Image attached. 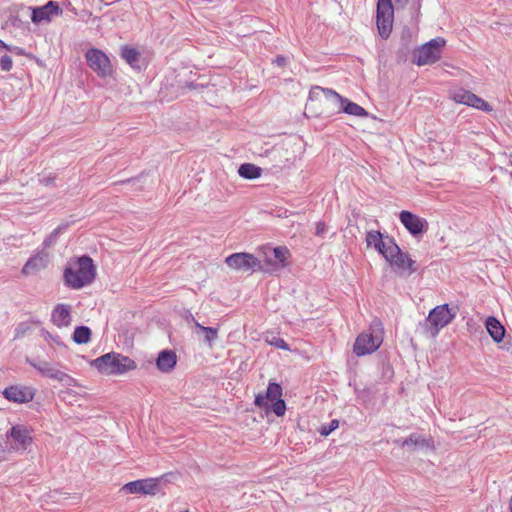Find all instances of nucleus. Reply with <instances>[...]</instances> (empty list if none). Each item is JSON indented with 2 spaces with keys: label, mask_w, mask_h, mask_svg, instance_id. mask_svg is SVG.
Segmentation results:
<instances>
[{
  "label": "nucleus",
  "mask_w": 512,
  "mask_h": 512,
  "mask_svg": "<svg viewBox=\"0 0 512 512\" xmlns=\"http://www.w3.org/2000/svg\"><path fill=\"white\" fill-rule=\"evenodd\" d=\"M264 342L276 349L290 350V347L284 341V339L274 333H267L264 336Z\"/></svg>",
  "instance_id": "nucleus-28"
},
{
  "label": "nucleus",
  "mask_w": 512,
  "mask_h": 512,
  "mask_svg": "<svg viewBox=\"0 0 512 512\" xmlns=\"http://www.w3.org/2000/svg\"><path fill=\"white\" fill-rule=\"evenodd\" d=\"M196 333L198 335H203L207 342H211L217 337V329L213 327H204L200 324H196Z\"/></svg>",
  "instance_id": "nucleus-32"
},
{
  "label": "nucleus",
  "mask_w": 512,
  "mask_h": 512,
  "mask_svg": "<svg viewBox=\"0 0 512 512\" xmlns=\"http://www.w3.org/2000/svg\"><path fill=\"white\" fill-rule=\"evenodd\" d=\"M384 338L383 324L379 319H374L368 330L362 332L356 338L353 352H376Z\"/></svg>",
  "instance_id": "nucleus-3"
},
{
  "label": "nucleus",
  "mask_w": 512,
  "mask_h": 512,
  "mask_svg": "<svg viewBox=\"0 0 512 512\" xmlns=\"http://www.w3.org/2000/svg\"><path fill=\"white\" fill-rule=\"evenodd\" d=\"M473 95H474V93H472L468 90L457 89V90L453 91L451 97L457 103L469 105Z\"/></svg>",
  "instance_id": "nucleus-30"
},
{
  "label": "nucleus",
  "mask_w": 512,
  "mask_h": 512,
  "mask_svg": "<svg viewBox=\"0 0 512 512\" xmlns=\"http://www.w3.org/2000/svg\"><path fill=\"white\" fill-rule=\"evenodd\" d=\"M445 39L437 37L414 51V63L418 66L430 65L441 58L442 48L445 46Z\"/></svg>",
  "instance_id": "nucleus-6"
},
{
  "label": "nucleus",
  "mask_w": 512,
  "mask_h": 512,
  "mask_svg": "<svg viewBox=\"0 0 512 512\" xmlns=\"http://www.w3.org/2000/svg\"><path fill=\"white\" fill-rule=\"evenodd\" d=\"M367 247H374L383 257L387 254L392 256L393 252L398 251V245L394 239L389 236H383L379 231H368L366 234Z\"/></svg>",
  "instance_id": "nucleus-10"
},
{
  "label": "nucleus",
  "mask_w": 512,
  "mask_h": 512,
  "mask_svg": "<svg viewBox=\"0 0 512 512\" xmlns=\"http://www.w3.org/2000/svg\"><path fill=\"white\" fill-rule=\"evenodd\" d=\"M60 12L58 4L54 1H49L46 5L33 9L31 20L34 23L49 21L53 15H58Z\"/></svg>",
  "instance_id": "nucleus-18"
},
{
  "label": "nucleus",
  "mask_w": 512,
  "mask_h": 512,
  "mask_svg": "<svg viewBox=\"0 0 512 512\" xmlns=\"http://www.w3.org/2000/svg\"><path fill=\"white\" fill-rule=\"evenodd\" d=\"M49 337V345L53 350H61L66 347V345L61 341L58 336L48 335Z\"/></svg>",
  "instance_id": "nucleus-39"
},
{
  "label": "nucleus",
  "mask_w": 512,
  "mask_h": 512,
  "mask_svg": "<svg viewBox=\"0 0 512 512\" xmlns=\"http://www.w3.org/2000/svg\"><path fill=\"white\" fill-rule=\"evenodd\" d=\"M394 9L391 0H378L376 11V25L379 35L387 39L392 31Z\"/></svg>",
  "instance_id": "nucleus-8"
},
{
  "label": "nucleus",
  "mask_w": 512,
  "mask_h": 512,
  "mask_svg": "<svg viewBox=\"0 0 512 512\" xmlns=\"http://www.w3.org/2000/svg\"><path fill=\"white\" fill-rule=\"evenodd\" d=\"M55 178L51 175L41 178L39 181L42 185L50 186L54 184Z\"/></svg>",
  "instance_id": "nucleus-42"
},
{
  "label": "nucleus",
  "mask_w": 512,
  "mask_h": 512,
  "mask_svg": "<svg viewBox=\"0 0 512 512\" xmlns=\"http://www.w3.org/2000/svg\"><path fill=\"white\" fill-rule=\"evenodd\" d=\"M399 219L410 234L414 236L425 232L428 228V222L425 219L411 213L410 211H401Z\"/></svg>",
  "instance_id": "nucleus-14"
},
{
  "label": "nucleus",
  "mask_w": 512,
  "mask_h": 512,
  "mask_svg": "<svg viewBox=\"0 0 512 512\" xmlns=\"http://www.w3.org/2000/svg\"><path fill=\"white\" fill-rule=\"evenodd\" d=\"M161 352L166 353V352H172V351H171V350H168V349H164V350H162Z\"/></svg>",
  "instance_id": "nucleus-47"
},
{
  "label": "nucleus",
  "mask_w": 512,
  "mask_h": 512,
  "mask_svg": "<svg viewBox=\"0 0 512 512\" xmlns=\"http://www.w3.org/2000/svg\"><path fill=\"white\" fill-rule=\"evenodd\" d=\"M91 337V330L87 326H78L73 333V341L78 344L87 343Z\"/></svg>",
  "instance_id": "nucleus-29"
},
{
  "label": "nucleus",
  "mask_w": 512,
  "mask_h": 512,
  "mask_svg": "<svg viewBox=\"0 0 512 512\" xmlns=\"http://www.w3.org/2000/svg\"><path fill=\"white\" fill-rule=\"evenodd\" d=\"M309 101L322 103L335 104L336 99H340V94L336 91L320 86H313L309 91Z\"/></svg>",
  "instance_id": "nucleus-17"
},
{
  "label": "nucleus",
  "mask_w": 512,
  "mask_h": 512,
  "mask_svg": "<svg viewBox=\"0 0 512 512\" xmlns=\"http://www.w3.org/2000/svg\"><path fill=\"white\" fill-rule=\"evenodd\" d=\"M131 180H123L122 183L130 182Z\"/></svg>",
  "instance_id": "nucleus-49"
},
{
  "label": "nucleus",
  "mask_w": 512,
  "mask_h": 512,
  "mask_svg": "<svg viewBox=\"0 0 512 512\" xmlns=\"http://www.w3.org/2000/svg\"><path fill=\"white\" fill-rule=\"evenodd\" d=\"M3 397L10 402L24 404L33 400L36 389L27 385H11L3 391Z\"/></svg>",
  "instance_id": "nucleus-12"
},
{
  "label": "nucleus",
  "mask_w": 512,
  "mask_h": 512,
  "mask_svg": "<svg viewBox=\"0 0 512 512\" xmlns=\"http://www.w3.org/2000/svg\"><path fill=\"white\" fill-rule=\"evenodd\" d=\"M468 106L485 112H491L493 110L492 106L488 102H486L484 99L477 96L476 94L473 95Z\"/></svg>",
  "instance_id": "nucleus-33"
},
{
  "label": "nucleus",
  "mask_w": 512,
  "mask_h": 512,
  "mask_svg": "<svg viewBox=\"0 0 512 512\" xmlns=\"http://www.w3.org/2000/svg\"><path fill=\"white\" fill-rule=\"evenodd\" d=\"M26 362L45 377L62 382L67 386H74L76 384L72 377L60 370L58 363L51 362L46 357L32 354L26 357Z\"/></svg>",
  "instance_id": "nucleus-2"
},
{
  "label": "nucleus",
  "mask_w": 512,
  "mask_h": 512,
  "mask_svg": "<svg viewBox=\"0 0 512 512\" xmlns=\"http://www.w3.org/2000/svg\"><path fill=\"white\" fill-rule=\"evenodd\" d=\"M225 263L233 270L240 272L253 273L257 270H267V267L261 266V260L253 254L246 252L233 253L226 257Z\"/></svg>",
  "instance_id": "nucleus-7"
},
{
  "label": "nucleus",
  "mask_w": 512,
  "mask_h": 512,
  "mask_svg": "<svg viewBox=\"0 0 512 512\" xmlns=\"http://www.w3.org/2000/svg\"><path fill=\"white\" fill-rule=\"evenodd\" d=\"M267 251L273 256V258L277 261L280 268L286 266V261L290 256V252L287 247L278 246L275 248H266Z\"/></svg>",
  "instance_id": "nucleus-27"
},
{
  "label": "nucleus",
  "mask_w": 512,
  "mask_h": 512,
  "mask_svg": "<svg viewBox=\"0 0 512 512\" xmlns=\"http://www.w3.org/2000/svg\"><path fill=\"white\" fill-rule=\"evenodd\" d=\"M395 444H399L402 447H408L411 450H416L417 448H432L433 443L431 439H427L419 434L413 433L405 440H395Z\"/></svg>",
  "instance_id": "nucleus-20"
},
{
  "label": "nucleus",
  "mask_w": 512,
  "mask_h": 512,
  "mask_svg": "<svg viewBox=\"0 0 512 512\" xmlns=\"http://www.w3.org/2000/svg\"><path fill=\"white\" fill-rule=\"evenodd\" d=\"M121 57L133 68L136 70H140L141 66L139 65L140 60V52L128 45H124L121 48Z\"/></svg>",
  "instance_id": "nucleus-24"
},
{
  "label": "nucleus",
  "mask_w": 512,
  "mask_h": 512,
  "mask_svg": "<svg viewBox=\"0 0 512 512\" xmlns=\"http://www.w3.org/2000/svg\"><path fill=\"white\" fill-rule=\"evenodd\" d=\"M265 260L264 263L261 262V266L267 267V270H259L263 273H272L274 271H277L280 269L279 264L277 261L273 258V256L268 252H265Z\"/></svg>",
  "instance_id": "nucleus-35"
},
{
  "label": "nucleus",
  "mask_w": 512,
  "mask_h": 512,
  "mask_svg": "<svg viewBox=\"0 0 512 512\" xmlns=\"http://www.w3.org/2000/svg\"><path fill=\"white\" fill-rule=\"evenodd\" d=\"M339 426V421L334 419L330 422L329 425H323L319 429V433L322 436H328L330 433H332L335 429H337Z\"/></svg>",
  "instance_id": "nucleus-37"
},
{
  "label": "nucleus",
  "mask_w": 512,
  "mask_h": 512,
  "mask_svg": "<svg viewBox=\"0 0 512 512\" xmlns=\"http://www.w3.org/2000/svg\"><path fill=\"white\" fill-rule=\"evenodd\" d=\"M271 402V410L273 413L281 417L286 412V403L282 399V387L276 382H269L265 394H257L255 396L254 404L259 408L267 409L268 402Z\"/></svg>",
  "instance_id": "nucleus-5"
},
{
  "label": "nucleus",
  "mask_w": 512,
  "mask_h": 512,
  "mask_svg": "<svg viewBox=\"0 0 512 512\" xmlns=\"http://www.w3.org/2000/svg\"><path fill=\"white\" fill-rule=\"evenodd\" d=\"M384 258L393 267H395L398 271L402 273H407L408 275H410L417 270V268L415 267V261L412 260L408 254L403 253L399 247L398 251L393 252L391 257L388 256L387 254Z\"/></svg>",
  "instance_id": "nucleus-15"
},
{
  "label": "nucleus",
  "mask_w": 512,
  "mask_h": 512,
  "mask_svg": "<svg viewBox=\"0 0 512 512\" xmlns=\"http://www.w3.org/2000/svg\"><path fill=\"white\" fill-rule=\"evenodd\" d=\"M85 58L88 66L102 78L109 77L113 73L112 64L109 57L100 49L91 48L86 54Z\"/></svg>",
  "instance_id": "nucleus-9"
},
{
  "label": "nucleus",
  "mask_w": 512,
  "mask_h": 512,
  "mask_svg": "<svg viewBox=\"0 0 512 512\" xmlns=\"http://www.w3.org/2000/svg\"><path fill=\"white\" fill-rule=\"evenodd\" d=\"M486 329L495 342H500L505 335L503 325L495 317L487 318Z\"/></svg>",
  "instance_id": "nucleus-23"
},
{
  "label": "nucleus",
  "mask_w": 512,
  "mask_h": 512,
  "mask_svg": "<svg viewBox=\"0 0 512 512\" xmlns=\"http://www.w3.org/2000/svg\"><path fill=\"white\" fill-rule=\"evenodd\" d=\"M38 321H23L17 325L14 331V339L21 338L31 331L32 326L38 324Z\"/></svg>",
  "instance_id": "nucleus-31"
},
{
  "label": "nucleus",
  "mask_w": 512,
  "mask_h": 512,
  "mask_svg": "<svg viewBox=\"0 0 512 512\" xmlns=\"http://www.w3.org/2000/svg\"><path fill=\"white\" fill-rule=\"evenodd\" d=\"M4 48L12 53L17 54V55L25 54L24 50L18 46H11V45L6 44V47H4Z\"/></svg>",
  "instance_id": "nucleus-41"
},
{
  "label": "nucleus",
  "mask_w": 512,
  "mask_h": 512,
  "mask_svg": "<svg viewBox=\"0 0 512 512\" xmlns=\"http://www.w3.org/2000/svg\"><path fill=\"white\" fill-rule=\"evenodd\" d=\"M454 316L448 304L436 306L432 309L427 318V323L434 329L432 334H437L441 328L447 326L453 320Z\"/></svg>",
  "instance_id": "nucleus-11"
},
{
  "label": "nucleus",
  "mask_w": 512,
  "mask_h": 512,
  "mask_svg": "<svg viewBox=\"0 0 512 512\" xmlns=\"http://www.w3.org/2000/svg\"><path fill=\"white\" fill-rule=\"evenodd\" d=\"M51 319L58 327H66L71 323V307L67 304H58L54 307Z\"/></svg>",
  "instance_id": "nucleus-19"
},
{
  "label": "nucleus",
  "mask_w": 512,
  "mask_h": 512,
  "mask_svg": "<svg viewBox=\"0 0 512 512\" xmlns=\"http://www.w3.org/2000/svg\"><path fill=\"white\" fill-rule=\"evenodd\" d=\"M48 262V253L44 250L38 251L27 260L21 272L25 276L37 274L48 266Z\"/></svg>",
  "instance_id": "nucleus-16"
},
{
  "label": "nucleus",
  "mask_w": 512,
  "mask_h": 512,
  "mask_svg": "<svg viewBox=\"0 0 512 512\" xmlns=\"http://www.w3.org/2000/svg\"><path fill=\"white\" fill-rule=\"evenodd\" d=\"M10 436L14 441L19 443L22 448L26 449L32 442L29 430L22 425H15L10 430Z\"/></svg>",
  "instance_id": "nucleus-22"
},
{
  "label": "nucleus",
  "mask_w": 512,
  "mask_h": 512,
  "mask_svg": "<svg viewBox=\"0 0 512 512\" xmlns=\"http://www.w3.org/2000/svg\"><path fill=\"white\" fill-rule=\"evenodd\" d=\"M159 482L157 478L140 479L128 482L122 490L131 494L155 495L159 492Z\"/></svg>",
  "instance_id": "nucleus-13"
},
{
  "label": "nucleus",
  "mask_w": 512,
  "mask_h": 512,
  "mask_svg": "<svg viewBox=\"0 0 512 512\" xmlns=\"http://www.w3.org/2000/svg\"><path fill=\"white\" fill-rule=\"evenodd\" d=\"M396 1H397V2H399V3H404V2H406L407 0H396Z\"/></svg>",
  "instance_id": "nucleus-48"
},
{
  "label": "nucleus",
  "mask_w": 512,
  "mask_h": 512,
  "mask_svg": "<svg viewBox=\"0 0 512 512\" xmlns=\"http://www.w3.org/2000/svg\"><path fill=\"white\" fill-rule=\"evenodd\" d=\"M96 278V267L91 257L83 255L68 263L63 279L67 287L78 290L90 285Z\"/></svg>",
  "instance_id": "nucleus-1"
},
{
  "label": "nucleus",
  "mask_w": 512,
  "mask_h": 512,
  "mask_svg": "<svg viewBox=\"0 0 512 512\" xmlns=\"http://www.w3.org/2000/svg\"><path fill=\"white\" fill-rule=\"evenodd\" d=\"M261 172L260 167L251 163H244L238 169L239 175L245 179H256L261 176Z\"/></svg>",
  "instance_id": "nucleus-26"
},
{
  "label": "nucleus",
  "mask_w": 512,
  "mask_h": 512,
  "mask_svg": "<svg viewBox=\"0 0 512 512\" xmlns=\"http://www.w3.org/2000/svg\"><path fill=\"white\" fill-rule=\"evenodd\" d=\"M273 63H275L278 66H285L286 58L284 56H277Z\"/></svg>",
  "instance_id": "nucleus-43"
},
{
  "label": "nucleus",
  "mask_w": 512,
  "mask_h": 512,
  "mask_svg": "<svg viewBox=\"0 0 512 512\" xmlns=\"http://www.w3.org/2000/svg\"><path fill=\"white\" fill-rule=\"evenodd\" d=\"M61 227H57L54 229L43 241L42 245L44 249H48L55 245L57 241V237L60 234Z\"/></svg>",
  "instance_id": "nucleus-36"
},
{
  "label": "nucleus",
  "mask_w": 512,
  "mask_h": 512,
  "mask_svg": "<svg viewBox=\"0 0 512 512\" xmlns=\"http://www.w3.org/2000/svg\"><path fill=\"white\" fill-rule=\"evenodd\" d=\"M6 47V43L0 39V48Z\"/></svg>",
  "instance_id": "nucleus-45"
},
{
  "label": "nucleus",
  "mask_w": 512,
  "mask_h": 512,
  "mask_svg": "<svg viewBox=\"0 0 512 512\" xmlns=\"http://www.w3.org/2000/svg\"><path fill=\"white\" fill-rule=\"evenodd\" d=\"M326 230H327L326 224L324 222L320 221L316 224L315 234L317 236H323L325 234Z\"/></svg>",
  "instance_id": "nucleus-40"
},
{
  "label": "nucleus",
  "mask_w": 512,
  "mask_h": 512,
  "mask_svg": "<svg viewBox=\"0 0 512 512\" xmlns=\"http://www.w3.org/2000/svg\"><path fill=\"white\" fill-rule=\"evenodd\" d=\"M509 509H510V512H512V496H511V499H510V502H509Z\"/></svg>",
  "instance_id": "nucleus-46"
},
{
  "label": "nucleus",
  "mask_w": 512,
  "mask_h": 512,
  "mask_svg": "<svg viewBox=\"0 0 512 512\" xmlns=\"http://www.w3.org/2000/svg\"><path fill=\"white\" fill-rule=\"evenodd\" d=\"M93 366L101 373L120 374L135 368V362L123 354H103L93 361Z\"/></svg>",
  "instance_id": "nucleus-4"
},
{
  "label": "nucleus",
  "mask_w": 512,
  "mask_h": 512,
  "mask_svg": "<svg viewBox=\"0 0 512 512\" xmlns=\"http://www.w3.org/2000/svg\"><path fill=\"white\" fill-rule=\"evenodd\" d=\"M335 104L339 105V112H344L349 115L357 116V117H366L368 112L358 105L357 103L351 102L347 98H344L340 95V99H336Z\"/></svg>",
  "instance_id": "nucleus-21"
},
{
  "label": "nucleus",
  "mask_w": 512,
  "mask_h": 512,
  "mask_svg": "<svg viewBox=\"0 0 512 512\" xmlns=\"http://www.w3.org/2000/svg\"><path fill=\"white\" fill-rule=\"evenodd\" d=\"M177 363V354H158L156 365L162 372H169Z\"/></svg>",
  "instance_id": "nucleus-25"
},
{
  "label": "nucleus",
  "mask_w": 512,
  "mask_h": 512,
  "mask_svg": "<svg viewBox=\"0 0 512 512\" xmlns=\"http://www.w3.org/2000/svg\"><path fill=\"white\" fill-rule=\"evenodd\" d=\"M468 106L485 112H491L493 110L492 106L488 102H486L484 99L477 96L476 94L473 95Z\"/></svg>",
  "instance_id": "nucleus-34"
},
{
  "label": "nucleus",
  "mask_w": 512,
  "mask_h": 512,
  "mask_svg": "<svg viewBox=\"0 0 512 512\" xmlns=\"http://www.w3.org/2000/svg\"><path fill=\"white\" fill-rule=\"evenodd\" d=\"M435 145H438V142L434 141V142H430L429 146L431 147V149H434L435 148Z\"/></svg>",
  "instance_id": "nucleus-44"
},
{
  "label": "nucleus",
  "mask_w": 512,
  "mask_h": 512,
  "mask_svg": "<svg viewBox=\"0 0 512 512\" xmlns=\"http://www.w3.org/2000/svg\"><path fill=\"white\" fill-rule=\"evenodd\" d=\"M13 67L12 58L5 54L0 57V68L2 71L9 72Z\"/></svg>",
  "instance_id": "nucleus-38"
}]
</instances>
